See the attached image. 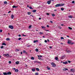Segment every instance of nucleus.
<instances>
[{
    "instance_id": "13d9d810",
    "label": "nucleus",
    "mask_w": 75,
    "mask_h": 75,
    "mask_svg": "<svg viewBox=\"0 0 75 75\" xmlns=\"http://www.w3.org/2000/svg\"><path fill=\"white\" fill-rule=\"evenodd\" d=\"M11 11H9L8 12V13H11Z\"/></svg>"
},
{
    "instance_id": "c9c22d12",
    "label": "nucleus",
    "mask_w": 75,
    "mask_h": 75,
    "mask_svg": "<svg viewBox=\"0 0 75 75\" xmlns=\"http://www.w3.org/2000/svg\"><path fill=\"white\" fill-rule=\"evenodd\" d=\"M35 75H38L39 74H38V73H35Z\"/></svg>"
},
{
    "instance_id": "393cba45",
    "label": "nucleus",
    "mask_w": 75,
    "mask_h": 75,
    "mask_svg": "<svg viewBox=\"0 0 75 75\" xmlns=\"http://www.w3.org/2000/svg\"><path fill=\"white\" fill-rule=\"evenodd\" d=\"M58 57H56L55 58V60H58Z\"/></svg>"
},
{
    "instance_id": "0e129e2a",
    "label": "nucleus",
    "mask_w": 75,
    "mask_h": 75,
    "mask_svg": "<svg viewBox=\"0 0 75 75\" xmlns=\"http://www.w3.org/2000/svg\"><path fill=\"white\" fill-rule=\"evenodd\" d=\"M27 7H29V5H27Z\"/></svg>"
},
{
    "instance_id": "c85d7f7f",
    "label": "nucleus",
    "mask_w": 75,
    "mask_h": 75,
    "mask_svg": "<svg viewBox=\"0 0 75 75\" xmlns=\"http://www.w3.org/2000/svg\"><path fill=\"white\" fill-rule=\"evenodd\" d=\"M64 58H65V56H63L62 57L61 59H64Z\"/></svg>"
},
{
    "instance_id": "338daca9",
    "label": "nucleus",
    "mask_w": 75,
    "mask_h": 75,
    "mask_svg": "<svg viewBox=\"0 0 75 75\" xmlns=\"http://www.w3.org/2000/svg\"><path fill=\"white\" fill-rule=\"evenodd\" d=\"M73 70V69H71V71H72Z\"/></svg>"
},
{
    "instance_id": "79ce46f5",
    "label": "nucleus",
    "mask_w": 75,
    "mask_h": 75,
    "mask_svg": "<svg viewBox=\"0 0 75 75\" xmlns=\"http://www.w3.org/2000/svg\"><path fill=\"white\" fill-rule=\"evenodd\" d=\"M3 31V30H0V33H1Z\"/></svg>"
},
{
    "instance_id": "9d476101",
    "label": "nucleus",
    "mask_w": 75,
    "mask_h": 75,
    "mask_svg": "<svg viewBox=\"0 0 75 75\" xmlns=\"http://www.w3.org/2000/svg\"><path fill=\"white\" fill-rule=\"evenodd\" d=\"M35 63H39V64H40V62H37V61H34Z\"/></svg>"
},
{
    "instance_id": "5fc2aeb1",
    "label": "nucleus",
    "mask_w": 75,
    "mask_h": 75,
    "mask_svg": "<svg viewBox=\"0 0 75 75\" xmlns=\"http://www.w3.org/2000/svg\"><path fill=\"white\" fill-rule=\"evenodd\" d=\"M68 62H69V63H70V62H71V61H70L68 60Z\"/></svg>"
},
{
    "instance_id": "f3484780",
    "label": "nucleus",
    "mask_w": 75,
    "mask_h": 75,
    "mask_svg": "<svg viewBox=\"0 0 75 75\" xmlns=\"http://www.w3.org/2000/svg\"><path fill=\"white\" fill-rule=\"evenodd\" d=\"M68 17H69V18H72V16L71 15L69 16H68Z\"/></svg>"
},
{
    "instance_id": "2f4dec72",
    "label": "nucleus",
    "mask_w": 75,
    "mask_h": 75,
    "mask_svg": "<svg viewBox=\"0 0 75 75\" xmlns=\"http://www.w3.org/2000/svg\"><path fill=\"white\" fill-rule=\"evenodd\" d=\"M67 52H71L69 50H67Z\"/></svg>"
},
{
    "instance_id": "a18cd8bd",
    "label": "nucleus",
    "mask_w": 75,
    "mask_h": 75,
    "mask_svg": "<svg viewBox=\"0 0 75 75\" xmlns=\"http://www.w3.org/2000/svg\"><path fill=\"white\" fill-rule=\"evenodd\" d=\"M9 64H11V61H9Z\"/></svg>"
},
{
    "instance_id": "e2e57ef3",
    "label": "nucleus",
    "mask_w": 75,
    "mask_h": 75,
    "mask_svg": "<svg viewBox=\"0 0 75 75\" xmlns=\"http://www.w3.org/2000/svg\"><path fill=\"white\" fill-rule=\"evenodd\" d=\"M47 27H49V25H47Z\"/></svg>"
},
{
    "instance_id": "f8f14e48",
    "label": "nucleus",
    "mask_w": 75,
    "mask_h": 75,
    "mask_svg": "<svg viewBox=\"0 0 75 75\" xmlns=\"http://www.w3.org/2000/svg\"><path fill=\"white\" fill-rule=\"evenodd\" d=\"M6 41H10V39L8 38L6 39Z\"/></svg>"
},
{
    "instance_id": "58836bf2",
    "label": "nucleus",
    "mask_w": 75,
    "mask_h": 75,
    "mask_svg": "<svg viewBox=\"0 0 75 75\" xmlns=\"http://www.w3.org/2000/svg\"><path fill=\"white\" fill-rule=\"evenodd\" d=\"M22 36H23V37H26V36H27V35H24V34H23V35H22Z\"/></svg>"
},
{
    "instance_id": "4468645a",
    "label": "nucleus",
    "mask_w": 75,
    "mask_h": 75,
    "mask_svg": "<svg viewBox=\"0 0 75 75\" xmlns=\"http://www.w3.org/2000/svg\"><path fill=\"white\" fill-rule=\"evenodd\" d=\"M32 12H33V13H35L36 11H37V10H33L32 11Z\"/></svg>"
},
{
    "instance_id": "3c124183",
    "label": "nucleus",
    "mask_w": 75,
    "mask_h": 75,
    "mask_svg": "<svg viewBox=\"0 0 75 75\" xmlns=\"http://www.w3.org/2000/svg\"><path fill=\"white\" fill-rule=\"evenodd\" d=\"M38 59H41V57H40L38 58Z\"/></svg>"
},
{
    "instance_id": "20e7f679",
    "label": "nucleus",
    "mask_w": 75,
    "mask_h": 75,
    "mask_svg": "<svg viewBox=\"0 0 75 75\" xmlns=\"http://www.w3.org/2000/svg\"><path fill=\"white\" fill-rule=\"evenodd\" d=\"M67 43L69 44H71V40H68Z\"/></svg>"
},
{
    "instance_id": "09e8293b",
    "label": "nucleus",
    "mask_w": 75,
    "mask_h": 75,
    "mask_svg": "<svg viewBox=\"0 0 75 75\" xmlns=\"http://www.w3.org/2000/svg\"><path fill=\"white\" fill-rule=\"evenodd\" d=\"M45 42L47 43V40H45Z\"/></svg>"
},
{
    "instance_id": "4be33fe9",
    "label": "nucleus",
    "mask_w": 75,
    "mask_h": 75,
    "mask_svg": "<svg viewBox=\"0 0 75 75\" xmlns=\"http://www.w3.org/2000/svg\"><path fill=\"white\" fill-rule=\"evenodd\" d=\"M2 45H6V44L5 42H3L2 43Z\"/></svg>"
},
{
    "instance_id": "a878e982",
    "label": "nucleus",
    "mask_w": 75,
    "mask_h": 75,
    "mask_svg": "<svg viewBox=\"0 0 75 75\" xmlns=\"http://www.w3.org/2000/svg\"><path fill=\"white\" fill-rule=\"evenodd\" d=\"M4 4H7V2L6 1H5L4 2Z\"/></svg>"
},
{
    "instance_id": "49530a36",
    "label": "nucleus",
    "mask_w": 75,
    "mask_h": 75,
    "mask_svg": "<svg viewBox=\"0 0 75 75\" xmlns=\"http://www.w3.org/2000/svg\"><path fill=\"white\" fill-rule=\"evenodd\" d=\"M21 39V38H20L18 39V40H20Z\"/></svg>"
},
{
    "instance_id": "052dcab7",
    "label": "nucleus",
    "mask_w": 75,
    "mask_h": 75,
    "mask_svg": "<svg viewBox=\"0 0 75 75\" xmlns=\"http://www.w3.org/2000/svg\"><path fill=\"white\" fill-rule=\"evenodd\" d=\"M65 69H66V71L67 70H68V69H67V68H65Z\"/></svg>"
},
{
    "instance_id": "6e6d98bb",
    "label": "nucleus",
    "mask_w": 75,
    "mask_h": 75,
    "mask_svg": "<svg viewBox=\"0 0 75 75\" xmlns=\"http://www.w3.org/2000/svg\"><path fill=\"white\" fill-rule=\"evenodd\" d=\"M74 44V42H72V43H71V44Z\"/></svg>"
},
{
    "instance_id": "c756f323",
    "label": "nucleus",
    "mask_w": 75,
    "mask_h": 75,
    "mask_svg": "<svg viewBox=\"0 0 75 75\" xmlns=\"http://www.w3.org/2000/svg\"><path fill=\"white\" fill-rule=\"evenodd\" d=\"M61 10H62V11H63L64 10V8H61Z\"/></svg>"
},
{
    "instance_id": "1a4fd4ad",
    "label": "nucleus",
    "mask_w": 75,
    "mask_h": 75,
    "mask_svg": "<svg viewBox=\"0 0 75 75\" xmlns=\"http://www.w3.org/2000/svg\"><path fill=\"white\" fill-rule=\"evenodd\" d=\"M32 71H33V72H34L35 71V69L34 68L32 69Z\"/></svg>"
},
{
    "instance_id": "680f3d73",
    "label": "nucleus",
    "mask_w": 75,
    "mask_h": 75,
    "mask_svg": "<svg viewBox=\"0 0 75 75\" xmlns=\"http://www.w3.org/2000/svg\"><path fill=\"white\" fill-rule=\"evenodd\" d=\"M54 11H57V9H55L54 10Z\"/></svg>"
},
{
    "instance_id": "5701e85b",
    "label": "nucleus",
    "mask_w": 75,
    "mask_h": 75,
    "mask_svg": "<svg viewBox=\"0 0 75 75\" xmlns=\"http://www.w3.org/2000/svg\"><path fill=\"white\" fill-rule=\"evenodd\" d=\"M12 7L14 8H17V6H12Z\"/></svg>"
},
{
    "instance_id": "7c9ffc66",
    "label": "nucleus",
    "mask_w": 75,
    "mask_h": 75,
    "mask_svg": "<svg viewBox=\"0 0 75 75\" xmlns=\"http://www.w3.org/2000/svg\"><path fill=\"white\" fill-rule=\"evenodd\" d=\"M28 15H30V14H31V12H29L28 13Z\"/></svg>"
},
{
    "instance_id": "f257e3e1",
    "label": "nucleus",
    "mask_w": 75,
    "mask_h": 75,
    "mask_svg": "<svg viewBox=\"0 0 75 75\" xmlns=\"http://www.w3.org/2000/svg\"><path fill=\"white\" fill-rule=\"evenodd\" d=\"M65 4H57L55 6V7H59V6H64Z\"/></svg>"
},
{
    "instance_id": "423d86ee",
    "label": "nucleus",
    "mask_w": 75,
    "mask_h": 75,
    "mask_svg": "<svg viewBox=\"0 0 75 75\" xmlns=\"http://www.w3.org/2000/svg\"><path fill=\"white\" fill-rule=\"evenodd\" d=\"M63 64H68V62H63Z\"/></svg>"
},
{
    "instance_id": "72a5a7b5",
    "label": "nucleus",
    "mask_w": 75,
    "mask_h": 75,
    "mask_svg": "<svg viewBox=\"0 0 75 75\" xmlns=\"http://www.w3.org/2000/svg\"><path fill=\"white\" fill-rule=\"evenodd\" d=\"M61 40H64V38L63 37H61Z\"/></svg>"
},
{
    "instance_id": "f03ea898",
    "label": "nucleus",
    "mask_w": 75,
    "mask_h": 75,
    "mask_svg": "<svg viewBox=\"0 0 75 75\" xmlns=\"http://www.w3.org/2000/svg\"><path fill=\"white\" fill-rule=\"evenodd\" d=\"M51 65L52 67H56V64L53 62L51 63Z\"/></svg>"
},
{
    "instance_id": "cd10ccee",
    "label": "nucleus",
    "mask_w": 75,
    "mask_h": 75,
    "mask_svg": "<svg viewBox=\"0 0 75 75\" xmlns=\"http://www.w3.org/2000/svg\"><path fill=\"white\" fill-rule=\"evenodd\" d=\"M35 51H36V52H38V49H36Z\"/></svg>"
},
{
    "instance_id": "b1692460",
    "label": "nucleus",
    "mask_w": 75,
    "mask_h": 75,
    "mask_svg": "<svg viewBox=\"0 0 75 75\" xmlns=\"http://www.w3.org/2000/svg\"><path fill=\"white\" fill-rule=\"evenodd\" d=\"M31 59H32V60H34V57H31Z\"/></svg>"
},
{
    "instance_id": "774afa93",
    "label": "nucleus",
    "mask_w": 75,
    "mask_h": 75,
    "mask_svg": "<svg viewBox=\"0 0 75 75\" xmlns=\"http://www.w3.org/2000/svg\"><path fill=\"white\" fill-rule=\"evenodd\" d=\"M18 36H19V37H21V35H18Z\"/></svg>"
},
{
    "instance_id": "864d4df0",
    "label": "nucleus",
    "mask_w": 75,
    "mask_h": 75,
    "mask_svg": "<svg viewBox=\"0 0 75 75\" xmlns=\"http://www.w3.org/2000/svg\"><path fill=\"white\" fill-rule=\"evenodd\" d=\"M47 15H48L50 14V13H46Z\"/></svg>"
},
{
    "instance_id": "6ab92c4d",
    "label": "nucleus",
    "mask_w": 75,
    "mask_h": 75,
    "mask_svg": "<svg viewBox=\"0 0 75 75\" xmlns=\"http://www.w3.org/2000/svg\"><path fill=\"white\" fill-rule=\"evenodd\" d=\"M42 29H45V27L44 26H42Z\"/></svg>"
},
{
    "instance_id": "a211bd4d",
    "label": "nucleus",
    "mask_w": 75,
    "mask_h": 75,
    "mask_svg": "<svg viewBox=\"0 0 75 75\" xmlns=\"http://www.w3.org/2000/svg\"><path fill=\"white\" fill-rule=\"evenodd\" d=\"M3 74L4 75H7V73H6V72H4V73H3Z\"/></svg>"
},
{
    "instance_id": "a19ab883",
    "label": "nucleus",
    "mask_w": 75,
    "mask_h": 75,
    "mask_svg": "<svg viewBox=\"0 0 75 75\" xmlns=\"http://www.w3.org/2000/svg\"><path fill=\"white\" fill-rule=\"evenodd\" d=\"M3 48H4V46H2L1 47V48L2 49Z\"/></svg>"
},
{
    "instance_id": "dca6fc26",
    "label": "nucleus",
    "mask_w": 75,
    "mask_h": 75,
    "mask_svg": "<svg viewBox=\"0 0 75 75\" xmlns=\"http://www.w3.org/2000/svg\"><path fill=\"white\" fill-rule=\"evenodd\" d=\"M5 56H6V57H9V54H5Z\"/></svg>"
},
{
    "instance_id": "0eeeda50",
    "label": "nucleus",
    "mask_w": 75,
    "mask_h": 75,
    "mask_svg": "<svg viewBox=\"0 0 75 75\" xmlns=\"http://www.w3.org/2000/svg\"><path fill=\"white\" fill-rule=\"evenodd\" d=\"M11 72H8L7 73V75H11Z\"/></svg>"
},
{
    "instance_id": "37998d69",
    "label": "nucleus",
    "mask_w": 75,
    "mask_h": 75,
    "mask_svg": "<svg viewBox=\"0 0 75 75\" xmlns=\"http://www.w3.org/2000/svg\"><path fill=\"white\" fill-rule=\"evenodd\" d=\"M29 8L31 9H33V8H32L31 7V6L29 7Z\"/></svg>"
},
{
    "instance_id": "8fccbe9b",
    "label": "nucleus",
    "mask_w": 75,
    "mask_h": 75,
    "mask_svg": "<svg viewBox=\"0 0 75 75\" xmlns=\"http://www.w3.org/2000/svg\"><path fill=\"white\" fill-rule=\"evenodd\" d=\"M63 71H66L65 68L64 69H63Z\"/></svg>"
},
{
    "instance_id": "bb28decb",
    "label": "nucleus",
    "mask_w": 75,
    "mask_h": 75,
    "mask_svg": "<svg viewBox=\"0 0 75 75\" xmlns=\"http://www.w3.org/2000/svg\"><path fill=\"white\" fill-rule=\"evenodd\" d=\"M15 72H18V69H16L15 70Z\"/></svg>"
},
{
    "instance_id": "9b49d317",
    "label": "nucleus",
    "mask_w": 75,
    "mask_h": 75,
    "mask_svg": "<svg viewBox=\"0 0 75 75\" xmlns=\"http://www.w3.org/2000/svg\"><path fill=\"white\" fill-rule=\"evenodd\" d=\"M23 53H24L25 54H27V53L26 52V51L25 50H24L23 51Z\"/></svg>"
},
{
    "instance_id": "6e6552de",
    "label": "nucleus",
    "mask_w": 75,
    "mask_h": 75,
    "mask_svg": "<svg viewBox=\"0 0 75 75\" xmlns=\"http://www.w3.org/2000/svg\"><path fill=\"white\" fill-rule=\"evenodd\" d=\"M14 15H13V14L11 15V17L12 19H13V18H14Z\"/></svg>"
},
{
    "instance_id": "412c9836",
    "label": "nucleus",
    "mask_w": 75,
    "mask_h": 75,
    "mask_svg": "<svg viewBox=\"0 0 75 75\" xmlns=\"http://www.w3.org/2000/svg\"><path fill=\"white\" fill-rule=\"evenodd\" d=\"M44 34L43 32H40L39 33V34L40 35H42V34Z\"/></svg>"
},
{
    "instance_id": "39448f33",
    "label": "nucleus",
    "mask_w": 75,
    "mask_h": 75,
    "mask_svg": "<svg viewBox=\"0 0 75 75\" xmlns=\"http://www.w3.org/2000/svg\"><path fill=\"white\" fill-rule=\"evenodd\" d=\"M47 3L48 4H51V1L50 0L49 1H47Z\"/></svg>"
},
{
    "instance_id": "4d7b16f0",
    "label": "nucleus",
    "mask_w": 75,
    "mask_h": 75,
    "mask_svg": "<svg viewBox=\"0 0 75 75\" xmlns=\"http://www.w3.org/2000/svg\"><path fill=\"white\" fill-rule=\"evenodd\" d=\"M50 49H51V48H52V47L50 46Z\"/></svg>"
},
{
    "instance_id": "4c0bfd02",
    "label": "nucleus",
    "mask_w": 75,
    "mask_h": 75,
    "mask_svg": "<svg viewBox=\"0 0 75 75\" xmlns=\"http://www.w3.org/2000/svg\"><path fill=\"white\" fill-rule=\"evenodd\" d=\"M29 28H31V25H30L29 27Z\"/></svg>"
},
{
    "instance_id": "603ef678",
    "label": "nucleus",
    "mask_w": 75,
    "mask_h": 75,
    "mask_svg": "<svg viewBox=\"0 0 75 75\" xmlns=\"http://www.w3.org/2000/svg\"><path fill=\"white\" fill-rule=\"evenodd\" d=\"M75 3V1H72V3Z\"/></svg>"
},
{
    "instance_id": "7ed1b4c3",
    "label": "nucleus",
    "mask_w": 75,
    "mask_h": 75,
    "mask_svg": "<svg viewBox=\"0 0 75 75\" xmlns=\"http://www.w3.org/2000/svg\"><path fill=\"white\" fill-rule=\"evenodd\" d=\"M9 28H11V29H13V28H14V27L13 26L9 25Z\"/></svg>"
},
{
    "instance_id": "c03bdc74",
    "label": "nucleus",
    "mask_w": 75,
    "mask_h": 75,
    "mask_svg": "<svg viewBox=\"0 0 75 75\" xmlns=\"http://www.w3.org/2000/svg\"><path fill=\"white\" fill-rule=\"evenodd\" d=\"M16 51H19V50H18V49H16Z\"/></svg>"
},
{
    "instance_id": "e433bc0d",
    "label": "nucleus",
    "mask_w": 75,
    "mask_h": 75,
    "mask_svg": "<svg viewBox=\"0 0 75 75\" xmlns=\"http://www.w3.org/2000/svg\"><path fill=\"white\" fill-rule=\"evenodd\" d=\"M30 46H31V45H27V47H30Z\"/></svg>"
},
{
    "instance_id": "ea45409f",
    "label": "nucleus",
    "mask_w": 75,
    "mask_h": 75,
    "mask_svg": "<svg viewBox=\"0 0 75 75\" xmlns=\"http://www.w3.org/2000/svg\"><path fill=\"white\" fill-rule=\"evenodd\" d=\"M52 16H53V17H54V16H55V14H52Z\"/></svg>"
},
{
    "instance_id": "de8ad7c7",
    "label": "nucleus",
    "mask_w": 75,
    "mask_h": 75,
    "mask_svg": "<svg viewBox=\"0 0 75 75\" xmlns=\"http://www.w3.org/2000/svg\"><path fill=\"white\" fill-rule=\"evenodd\" d=\"M50 23H53V22L52 21H50Z\"/></svg>"
},
{
    "instance_id": "ddd939ff",
    "label": "nucleus",
    "mask_w": 75,
    "mask_h": 75,
    "mask_svg": "<svg viewBox=\"0 0 75 75\" xmlns=\"http://www.w3.org/2000/svg\"><path fill=\"white\" fill-rule=\"evenodd\" d=\"M19 63H20V62L18 61H17L16 62V64H19Z\"/></svg>"
},
{
    "instance_id": "aec40b11",
    "label": "nucleus",
    "mask_w": 75,
    "mask_h": 75,
    "mask_svg": "<svg viewBox=\"0 0 75 75\" xmlns=\"http://www.w3.org/2000/svg\"><path fill=\"white\" fill-rule=\"evenodd\" d=\"M36 70L38 71H40V69H39L38 68H37L36 69Z\"/></svg>"
},
{
    "instance_id": "2eb2a0df",
    "label": "nucleus",
    "mask_w": 75,
    "mask_h": 75,
    "mask_svg": "<svg viewBox=\"0 0 75 75\" xmlns=\"http://www.w3.org/2000/svg\"><path fill=\"white\" fill-rule=\"evenodd\" d=\"M38 42V40H34V42L35 43V42Z\"/></svg>"
},
{
    "instance_id": "f704fd0d",
    "label": "nucleus",
    "mask_w": 75,
    "mask_h": 75,
    "mask_svg": "<svg viewBox=\"0 0 75 75\" xmlns=\"http://www.w3.org/2000/svg\"><path fill=\"white\" fill-rule=\"evenodd\" d=\"M47 69L48 70H50V68L49 67H47Z\"/></svg>"
},
{
    "instance_id": "69168bd1",
    "label": "nucleus",
    "mask_w": 75,
    "mask_h": 75,
    "mask_svg": "<svg viewBox=\"0 0 75 75\" xmlns=\"http://www.w3.org/2000/svg\"><path fill=\"white\" fill-rule=\"evenodd\" d=\"M61 25H62V26H64V24H62Z\"/></svg>"
},
{
    "instance_id": "bf43d9fd",
    "label": "nucleus",
    "mask_w": 75,
    "mask_h": 75,
    "mask_svg": "<svg viewBox=\"0 0 75 75\" xmlns=\"http://www.w3.org/2000/svg\"><path fill=\"white\" fill-rule=\"evenodd\" d=\"M47 41H48V42H50V40H49V39H47Z\"/></svg>"
},
{
    "instance_id": "473e14b6",
    "label": "nucleus",
    "mask_w": 75,
    "mask_h": 75,
    "mask_svg": "<svg viewBox=\"0 0 75 75\" xmlns=\"http://www.w3.org/2000/svg\"><path fill=\"white\" fill-rule=\"evenodd\" d=\"M69 30H72V28H71V27H69Z\"/></svg>"
}]
</instances>
